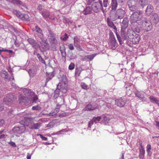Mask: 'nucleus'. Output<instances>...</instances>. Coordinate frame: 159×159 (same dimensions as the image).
<instances>
[{"instance_id":"1","label":"nucleus","mask_w":159,"mask_h":159,"mask_svg":"<svg viewBox=\"0 0 159 159\" xmlns=\"http://www.w3.org/2000/svg\"><path fill=\"white\" fill-rule=\"evenodd\" d=\"M91 7H92L93 11L94 12L98 13L100 12V10L104 13L102 1L99 0L97 2H93Z\"/></svg>"},{"instance_id":"2","label":"nucleus","mask_w":159,"mask_h":159,"mask_svg":"<svg viewBox=\"0 0 159 159\" xmlns=\"http://www.w3.org/2000/svg\"><path fill=\"white\" fill-rule=\"evenodd\" d=\"M48 31L49 34L48 35V39L51 46L53 48L54 50H56V47L54 45L57 44V41L55 35L51 30L48 29Z\"/></svg>"},{"instance_id":"3","label":"nucleus","mask_w":159,"mask_h":159,"mask_svg":"<svg viewBox=\"0 0 159 159\" xmlns=\"http://www.w3.org/2000/svg\"><path fill=\"white\" fill-rule=\"evenodd\" d=\"M143 11L140 10L134 12L130 16V22L138 21L141 20L143 17Z\"/></svg>"},{"instance_id":"4","label":"nucleus","mask_w":159,"mask_h":159,"mask_svg":"<svg viewBox=\"0 0 159 159\" xmlns=\"http://www.w3.org/2000/svg\"><path fill=\"white\" fill-rule=\"evenodd\" d=\"M125 0H111V12L115 11L117 7L118 3L120 5L124 4L125 3Z\"/></svg>"},{"instance_id":"5","label":"nucleus","mask_w":159,"mask_h":159,"mask_svg":"<svg viewBox=\"0 0 159 159\" xmlns=\"http://www.w3.org/2000/svg\"><path fill=\"white\" fill-rule=\"evenodd\" d=\"M151 21L145 20L142 21V25L144 30L148 32L152 28V25Z\"/></svg>"},{"instance_id":"6","label":"nucleus","mask_w":159,"mask_h":159,"mask_svg":"<svg viewBox=\"0 0 159 159\" xmlns=\"http://www.w3.org/2000/svg\"><path fill=\"white\" fill-rule=\"evenodd\" d=\"M131 22L130 26L134 31L139 33L140 31V25L138 21H133Z\"/></svg>"},{"instance_id":"7","label":"nucleus","mask_w":159,"mask_h":159,"mask_svg":"<svg viewBox=\"0 0 159 159\" xmlns=\"http://www.w3.org/2000/svg\"><path fill=\"white\" fill-rule=\"evenodd\" d=\"M124 30H122L121 29V31H120V35L122 38L120 37L119 34L117 33L116 32L117 38L120 43V45H121L123 43L122 39L125 40L127 38V34H125V32Z\"/></svg>"},{"instance_id":"8","label":"nucleus","mask_w":159,"mask_h":159,"mask_svg":"<svg viewBox=\"0 0 159 159\" xmlns=\"http://www.w3.org/2000/svg\"><path fill=\"white\" fill-rule=\"evenodd\" d=\"M127 4L131 11H134L137 9V3L135 0H129L127 2Z\"/></svg>"},{"instance_id":"9","label":"nucleus","mask_w":159,"mask_h":159,"mask_svg":"<svg viewBox=\"0 0 159 159\" xmlns=\"http://www.w3.org/2000/svg\"><path fill=\"white\" fill-rule=\"evenodd\" d=\"M25 130V127L24 126L20 127H15L12 129V131L14 133L16 134H20L24 133Z\"/></svg>"},{"instance_id":"10","label":"nucleus","mask_w":159,"mask_h":159,"mask_svg":"<svg viewBox=\"0 0 159 159\" xmlns=\"http://www.w3.org/2000/svg\"><path fill=\"white\" fill-rule=\"evenodd\" d=\"M125 14V11L121 9H118L116 11L115 15V18L116 20L121 19L124 17Z\"/></svg>"},{"instance_id":"11","label":"nucleus","mask_w":159,"mask_h":159,"mask_svg":"<svg viewBox=\"0 0 159 159\" xmlns=\"http://www.w3.org/2000/svg\"><path fill=\"white\" fill-rule=\"evenodd\" d=\"M151 22L155 24L159 22V16L158 15L155 13H152L151 16Z\"/></svg>"},{"instance_id":"12","label":"nucleus","mask_w":159,"mask_h":159,"mask_svg":"<svg viewBox=\"0 0 159 159\" xmlns=\"http://www.w3.org/2000/svg\"><path fill=\"white\" fill-rule=\"evenodd\" d=\"M96 54H93L91 55H87L84 57H83L81 58V60L82 61H85L92 60Z\"/></svg>"},{"instance_id":"13","label":"nucleus","mask_w":159,"mask_h":159,"mask_svg":"<svg viewBox=\"0 0 159 159\" xmlns=\"http://www.w3.org/2000/svg\"><path fill=\"white\" fill-rule=\"evenodd\" d=\"M154 8L153 6L151 4H148L145 10V13L146 15L149 16L153 12Z\"/></svg>"},{"instance_id":"14","label":"nucleus","mask_w":159,"mask_h":159,"mask_svg":"<svg viewBox=\"0 0 159 159\" xmlns=\"http://www.w3.org/2000/svg\"><path fill=\"white\" fill-rule=\"evenodd\" d=\"M126 101L121 98L115 100V104L120 107H123L125 104Z\"/></svg>"},{"instance_id":"15","label":"nucleus","mask_w":159,"mask_h":159,"mask_svg":"<svg viewBox=\"0 0 159 159\" xmlns=\"http://www.w3.org/2000/svg\"><path fill=\"white\" fill-rule=\"evenodd\" d=\"M24 94L26 96H32L34 94V92L32 91L30 89L27 88H24L23 90Z\"/></svg>"},{"instance_id":"16","label":"nucleus","mask_w":159,"mask_h":159,"mask_svg":"<svg viewBox=\"0 0 159 159\" xmlns=\"http://www.w3.org/2000/svg\"><path fill=\"white\" fill-rule=\"evenodd\" d=\"M14 96L12 95H7L4 98V102H12L15 100Z\"/></svg>"},{"instance_id":"17","label":"nucleus","mask_w":159,"mask_h":159,"mask_svg":"<svg viewBox=\"0 0 159 159\" xmlns=\"http://www.w3.org/2000/svg\"><path fill=\"white\" fill-rule=\"evenodd\" d=\"M129 20L127 17L124 18L121 24V29L122 30H125L128 27L129 24Z\"/></svg>"},{"instance_id":"18","label":"nucleus","mask_w":159,"mask_h":159,"mask_svg":"<svg viewBox=\"0 0 159 159\" xmlns=\"http://www.w3.org/2000/svg\"><path fill=\"white\" fill-rule=\"evenodd\" d=\"M110 45L112 48H115L117 45V43L115 37H112L111 38H109Z\"/></svg>"},{"instance_id":"19","label":"nucleus","mask_w":159,"mask_h":159,"mask_svg":"<svg viewBox=\"0 0 159 159\" xmlns=\"http://www.w3.org/2000/svg\"><path fill=\"white\" fill-rule=\"evenodd\" d=\"M27 41L33 48H36L38 47L37 42L34 39L32 38H29L28 39Z\"/></svg>"},{"instance_id":"20","label":"nucleus","mask_w":159,"mask_h":159,"mask_svg":"<svg viewBox=\"0 0 159 159\" xmlns=\"http://www.w3.org/2000/svg\"><path fill=\"white\" fill-rule=\"evenodd\" d=\"M1 76L6 81L10 80V77L7 72L5 70L2 71L0 73Z\"/></svg>"},{"instance_id":"21","label":"nucleus","mask_w":159,"mask_h":159,"mask_svg":"<svg viewBox=\"0 0 159 159\" xmlns=\"http://www.w3.org/2000/svg\"><path fill=\"white\" fill-rule=\"evenodd\" d=\"M59 89L60 92L63 93H66L67 91V87L65 84H61L60 83L59 86Z\"/></svg>"},{"instance_id":"22","label":"nucleus","mask_w":159,"mask_h":159,"mask_svg":"<svg viewBox=\"0 0 159 159\" xmlns=\"http://www.w3.org/2000/svg\"><path fill=\"white\" fill-rule=\"evenodd\" d=\"M140 40V37L138 35H134V37L130 41L134 44H137L139 42Z\"/></svg>"},{"instance_id":"23","label":"nucleus","mask_w":159,"mask_h":159,"mask_svg":"<svg viewBox=\"0 0 159 159\" xmlns=\"http://www.w3.org/2000/svg\"><path fill=\"white\" fill-rule=\"evenodd\" d=\"M135 35L136 34L134 31L131 30H128L127 33V37H128L129 40L130 41Z\"/></svg>"},{"instance_id":"24","label":"nucleus","mask_w":159,"mask_h":159,"mask_svg":"<svg viewBox=\"0 0 159 159\" xmlns=\"http://www.w3.org/2000/svg\"><path fill=\"white\" fill-rule=\"evenodd\" d=\"M93 9L92 7H87L83 11V13L84 15H87L91 14L92 13Z\"/></svg>"},{"instance_id":"25","label":"nucleus","mask_w":159,"mask_h":159,"mask_svg":"<svg viewBox=\"0 0 159 159\" xmlns=\"http://www.w3.org/2000/svg\"><path fill=\"white\" fill-rule=\"evenodd\" d=\"M97 106L96 105L93 106L92 105L89 104L86 106L85 109V111H90L95 110Z\"/></svg>"},{"instance_id":"26","label":"nucleus","mask_w":159,"mask_h":159,"mask_svg":"<svg viewBox=\"0 0 159 159\" xmlns=\"http://www.w3.org/2000/svg\"><path fill=\"white\" fill-rule=\"evenodd\" d=\"M60 84V83H59L57 85V89L54 92V97L55 98H56L59 96V92H60L59 89V86Z\"/></svg>"},{"instance_id":"27","label":"nucleus","mask_w":159,"mask_h":159,"mask_svg":"<svg viewBox=\"0 0 159 159\" xmlns=\"http://www.w3.org/2000/svg\"><path fill=\"white\" fill-rule=\"evenodd\" d=\"M107 23L108 25L111 28H113L114 30H115V32H116L117 31V28L116 26H115L113 23V22L109 19H107Z\"/></svg>"},{"instance_id":"28","label":"nucleus","mask_w":159,"mask_h":159,"mask_svg":"<svg viewBox=\"0 0 159 159\" xmlns=\"http://www.w3.org/2000/svg\"><path fill=\"white\" fill-rule=\"evenodd\" d=\"M20 18L22 20L26 21L29 20V16L28 15L26 14H22L20 16Z\"/></svg>"},{"instance_id":"29","label":"nucleus","mask_w":159,"mask_h":159,"mask_svg":"<svg viewBox=\"0 0 159 159\" xmlns=\"http://www.w3.org/2000/svg\"><path fill=\"white\" fill-rule=\"evenodd\" d=\"M148 0H139V4L143 8L148 3Z\"/></svg>"},{"instance_id":"30","label":"nucleus","mask_w":159,"mask_h":159,"mask_svg":"<svg viewBox=\"0 0 159 159\" xmlns=\"http://www.w3.org/2000/svg\"><path fill=\"white\" fill-rule=\"evenodd\" d=\"M149 99L151 102L152 103L155 102L157 104L159 102V100L154 98L153 96H151L149 97Z\"/></svg>"},{"instance_id":"31","label":"nucleus","mask_w":159,"mask_h":159,"mask_svg":"<svg viewBox=\"0 0 159 159\" xmlns=\"http://www.w3.org/2000/svg\"><path fill=\"white\" fill-rule=\"evenodd\" d=\"M83 70L82 67H80L76 68L75 69V75L76 76H79L80 75L81 72Z\"/></svg>"},{"instance_id":"32","label":"nucleus","mask_w":159,"mask_h":159,"mask_svg":"<svg viewBox=\"0 0 159 159\" xmlns=\"http://www.w3.org/2000/svg\"><path fill=\"white\" fill-rule=\"evenodd\" d=\"M41 13L43 17L44 18L48 17L50 15L49 12L46 11H42Z\"/></svg>"},{"instance_id":"33","label":"nucleus","mask_w":159,"mask_h":159,"mask_svg":"<svg viewBox=\"0 0 159 159\" xmlns=\"http://www.w3.org/2000/svg\"><path fill=\"white\" fill-rule=\"evenodd\" d=\"M135 94L137 97L140 99H143L144 97V94L140 93L139 91L135 92Z\"/></svg>"},{"instance_id":"34","label":"nucleus","mask_w":159,"mask_h":159,"mask_svg":"<svg viewBox=\"0 0 159 159\" xmlns=\"http://www.w3.org/2000/svg\"><path fill=\"white\" fill-rule=\"evenodd\" d=\"M40 126V123H34L33 125L31 126V127L30 128V129H39V127Z\"/></svg>"},{"instance_id":"35","label":"nucleus","mask_w":159,"mask_h":159,"mask_svg":"<svg viewBox=\"0 0 159 159\" xmlns=\"http://www.w3.org/2000/svg\"><path fill=\"white\" fill-rule=\"evenodd\" d=\"M28 73L30 77H34L35 74V71L33 70L30 69L29 70Z\"/></svg>"},{"instance_id":"36","label":"nucleus","mask_w":159,"mask_h":159,"mask_svg":"<svg viewBox=\"0 0 159 159\" xmlns=\"http://www.w3.org/2000/svg\"><path fill=\"white\" fill-rule=\"evenodd\" d=\"M36 56L39 61H40L41 63L45 64V62L44 60L43 59L40 55L39 53H37Z\"/></svg>"},{"instance_id":"37","label":"nucleus","mask_w":159,"mask_h":159,"mask_svg":"<svg viewBox=\"0 0 159 159\" xmlns=\"http://www.w3.org/2000/svg\"><path fill=\"white\" fill-rule=\"evenodd\" d=\"M58 112V110L55 109L52 110L51 112L48 115L49 116H54L57 114Z\"/></svg>"},{"instance_id":"38","label":"nucleus","mask_w":159,"mask_h":159,"mask_svg":"<svg viewBox=\"0 0 159 159\" xmlns=\"http://www.w3.org/2000/svg\"><path fill=\"white\" fill-rule=\"evenodd\" d=\"M64 99L61 98H58L57 101H56L57 103L60 104V105H63L64 104Z\"/></svg>"},{"instance_id":"39","label":"nucleus","mask_w":159,"mask_h":159,"mask_svg":"<svg viewBox=\"0 0 159 159\" xmlns=\"http://www.w3.org/2000/svg\"><path fill=\"white\" fill-rule=\"evenodd\" d=\"M13 13L17 17L19 18L20 17V16L22 14L19 11L16 10H13Z\"/></svg>"},{"instance_id":"40","label":"nucleus","mask_w":159,"mask_h":159,"mask_svg":"<svg viewBox=\"0 0 159 159\" xmlns=\"http://www.w3.org/2000/svg\"><path fill=\"white\" fill-rule=\"evenodd\" d=\"M41 107L38 105L33 106L32 108V110L35 111H39L41 110Z\"/></svg>"},{"instance_id":"41","label":"nucleus","mask_w":159,"mask_h":159,"mask_svg":"<svg viewBox=\"0 0 159 159\" xmlns=\"http://www.w3.org/2000/svg\"><path fill=\"white\" fill-rule=\"evenodd\" d=\"M145 153L144 149L142 148L140 150V158H142L144 156Z\"/></svg>"},{"instance_id":"42","label":"nucleus","mask_w":159,"mask_h":159,"mask_svg":"<svg viewBox=\"0 0 159 159\" xmlns=\"http://www.w3.org/2000/svg\"><path fill=\"white\" fill-rule=\"evenodd\" d=\"M94 119H92L89 122L88 128H91V126L93 124L94 122Z\"/></svg>"},{"instance_id":"43","label":"nucleus","mask_w":159,"mask_h":159,"mask_svg":"<svg viewBox=\"0 0 159 159\" xmlns=\"http://www.w3.org/2000/svg\"><path fill=\"white\" fill-rule=\"evenodd\" d=\"M103 4L104 7H107L108 5V0H103Z\"/></svg>"},{"instance_id":"44","label":"nucleus","mask_w":159,"mask_h":159,"mask_svg":"<svg viewBox=\"0 0 159 159\" xmlns=\"http://www.w3.org/2000/svg\"><path fill=\"white\" fill-rule=\"evenodd\" d=\"M54 75L53 73H52L50 75H49L47 78L46 79V82H47L48 81L52 79L54 77Z\"/></svg>"},{"instance_id":"45","label":"nucleus","mask_w":159,"mask_h":159,"mask_svg":"<svg viewBox=\"0 0 159 159\" xmlns=\"http://www.w3.org/2000/svg\"><path fill=\"white\" fill-rule=\"evenodd\" d=\"M35 29L34 30H36L37 32L40 33L42 32V30L40 28L38 27L37 25H36L35 26Z\"/></svg>"},{"instance_id":"46","label":"nucleus","mask_w":159,"mask_h":159,"mask_svg":"<svg viewBox=\"0 0 159 159\" xmlns=\"http://www.w3.org/2000/svg\"><path fill=\"white\" fill-rule=\"evenodd\" d=\"M75 65L73 63H71L69 66V69L70 70H72L75 68Z\"/></svg>"},{"instance_id":"47","label":"nucleus","mask_w":159,"mask_h":159,"mask_svg":"<svg viewBox=\"0 0 159 159\" xmlns=\"http://www.w3.org/2000/svg\"><path fill=\"white\" fill-rule=\"evenodd\" d=\"M101 119V118L100 117L98 116L97 117H94L92 119H94V122L95 123H97V122L99 121Z\"/></svg>"},{"instance_id":"48","label":"nucleus","mask_w":159,"mask_h":159,"mask_svg":"<svg viewBox=\"0 0 159 159\" xmlns=\"http://www.w3.org/2000/svg\"><path fill=\"white\" fill-rule=\"evenodd\" d=\"M12 2L13 3H15L17 4H21V2L19 0H12Z\"/></svg>"},{"instance_id":"49","label":"nucleus","mask_w":159,"mask_h":159,"mask_svg":"<svg viewBox=\"0 0 159 159\" xmlns=\"http://www.w3.org/2000/svg\"><path fill=\"white\" fill-rule=\"evenodd\" d=\"M60 52H61V51L65 52L66 48L65 45H62L61 46H60Z\"/></svg>"},{"instance_id":"50","label":"nucleus","mask_w":159,"mask_h":159,"mask_svg":"<svg viewBox=\"0 0 159 159\" xmlns=\"http://www.w3.org/2000/svg\"><path fill=\"white\" fill-rule=\"evenodd\" d=\"M40 47L41 48L40 50L42 52V51L41 50V48H43V50L45 49L46 48V46L43 44L42 42H40Z\"/></svg>"},{"instance_id":"51","label":"nucleus","mask_w":159,"mask_h":159,"mask_svg":"<svg viewBox=\"0 0 159 159\" xmlns=\"http://www.w3.org/2000/svg\"><path fill=\"white\" fill-rule=\"evenodd\" d=\"M104 122L105 124H107L108 122L110 120V119L108 117H104Z\"/></svg>"},{"instance_id":"52","label":"nucleus","mask_w":159,"mask_h":159,"mask_svg":"<svg viewBox=\"0 0 159 159\" xmlns=\"http://www.w3.org/2000/svg\"><path fill=\"white\" fill-rule=\"evenodd\" d=\"M41 41L40 42H42V43H45L46 44H48V43L47 42V39H44L43 37L41 39Z\"/></svg>"},{"instance_id":"53","label":"nucleus","mask_w":159,"mask_h":159,"mask_svg":"<svg viewBox=\"0 0 159 159\" xmlns=\"http://www.w3.org/2000/svg\"><path fill=\"white\" fill-rule=\"evenodd\" d=\"M81 87L84 89H87V85L84 83H81Z\"/></svg>"},{"instance_id":"54","label":"nucleus","mask_w":159,"mask_h":159,"mask_svg":"<svg viewBox=\"0 0 159 159\" xmlns=\"http://www.w3.org/2000/svg\"><path fill=\"white\" fill-rule=\"evenodd\" d=\"M37 136H39L40 137V138L42 139L43 140H47V137H44L42 135L40 134H37Z\"/></svg>"},{"instance_id":"55","label":"nucleus","mask_w":159,"mask_h":159,"mask_svg":"<svg viewBox=\"0 0 159 159\" xmlns=\"http://www.w3.org/2000/svg\"><path fill=\"white\" fill-rule=\"evenodd\" d=\"M95 0H86L87 4L88 5H90L92 4Z\"/></svg>"},{"instance_id":"56","label":"nucleus","mask_w":159,"mask_h":159,"mask_svg":"<svg viewBox=\"0 0 159 159\" xmlns=\"http://www.w3.org/2000/svg\"><path fill=\"white\" fill-rule=\"evenodd\" d=\"M8 53H11V56L14 57L15 55V53L13 52L12 50H5Z\"/></svg>"},{"instance_id":"57","label":"nucleus","mask_w":159,"mask_h":159,"mask_svg":"<svg viewBox=\"0 0 159 159\" xmlns=\"http://www.w3.org/2000/svg\"><path fill=\"white\" fill-rule=\"evenodd\" d=\"M68 48L69 49L71 50H73L74 49V47L72 44L70 43L68 45Z\"/></svg>"},{"instance_id":"58","label":"nucleus","mask_w":159,"mask_h":159,"mask_svg":"<svg viewBox=\"0 0 159 159\" xmlns=\"http://www.w3.org/2000/svg\"><path fill=\"white\" fill-rule=\"evenodd\" d=\"M29 114V113L27 114V113H25L23 115V116L25 119H30V118L29 117L27 116Z\"/></svg>"},{"instance_id":"59","label":"nucleus","mask_w":159,"mask_h":159,"mask_svg":"<svg viewBox=\"0 0 159 159\" xmlns=\"http://www.w3.org/2000/svg\"><path fill=\"white\" fill-rule=\"evenodd\" d=\"M64 129H62V130H60L57 132H56V133H53V134H52V135H55V134H61V133L62 132H64Z\"/></svg>"},{"instance_id":"60","label":"nucleus","mask_w":159,"mask_h":159,"mask_svg":"<svg viewBox=\"0 0 159 159\" xmlns=\"http://www.w3.org/2000/svg\"><path fill=\"white\" fill-rule=\"evenodd\" d=\"M68 38V37L67 36V35L66 34H65V35H64V37L62 39L63 41H66L67 39Z\"/></svg>"},{"instance_id":"61","label":"nucleus","mask_w":159,"mask_h":159,"mask_svg":"<svg viewBox=\"0 0 159 159\" xmlns=\"http://www.w3.org/2000/svg\"><path fill=\"white\" fill-rule=\"evenodd\" d=\"M147 151L148 153H149V152L150 151V150L151 149V146L150 144H148L147 146Z\"/></svg>"},{"instance_id":"62","label":"nucleus","mask_w":159,"mask_h":159,"mask_svg":"<svg viewBox=\"0 0 159 159\" xmlns=\"http://www.w3.org/2000/svg\"><path fill=\"white\" fill-rule=\"evenodd\" d=\"M57 103L56 108L55 109H57L58 110V111H59V109L62 105H60V104L58 103Z\"/></svg>"},{"instance_id":"63","label":"nucleus","mask_w":159,"mask_h":159,"mask_svg":"<svg viewBox=\"0 0 159 159\" xmlns=\"http://www.w3.org/2000/svg\"><path fill=\"white\" fill-rule=\"evenodd\" d=\"M9 144L11 146L13 147H16V146L15 143L13 142H10L9 143Z\"/></svg>"},{"instance_id":"64","label":"nucleus","mask_w":159,"mask_h":159,"mask_svg":"<svg viewBox=\"0 0 159 159\" xmlns=\"http://www.w3.org/2000/svg\"><path fill=\"white\" fill-rule=\"evenodd\" d=\"M38 98L37 96L36 95L33 98V100L34 102H36L38 100Z\"/></svg>"}]
</instances>
